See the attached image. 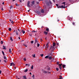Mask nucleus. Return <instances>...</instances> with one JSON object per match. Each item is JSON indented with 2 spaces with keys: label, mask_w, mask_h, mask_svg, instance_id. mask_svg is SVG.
Wrapping results in <instances>:
<instances>
[{
  "label": "nucleus",
  "mask_w": 79,
  "mask_h": 79,
  "mask_svg": "<svg viewBox=\"0 0 79 79\" xmlns=\"http://www.w3.org/2000/svg\"><path fill=\"white\" fill-rule=\"evenodd\" d=\"M38 42H39V41H38L36 39H35V44H37V43H38Z\"/></svg>",
  "instance_id": "6"
},
{
  "label": "nucleus",
  "mask_w": 79,
  "mask_h": 79,
  "mask_svg": "<svg viewBox=\"0 0 79 79\" xmlns=\"http://www.w3.org/2000/svg\"><path fill=\"white\" fill-rule=\"evenodd\" d=\"M57 64H59V62H57Z\"/></svg>",
  "instance_id": "52"
},
{
  "label": "nucleus",
  "mask_w": 79,
  "mask_h": 79,
  "mask_svg": "<svg viewBox=\"0 0 79 79\" xmlns=\"http://www.w3.org/2000/svg\"><path fill=\"white\" fill-rule=\"evenodd\" d=\"M19 39H20V37H19Z\"/></svg>",
  "instance_id": "60"
},
{
  "label": "nucleus",
  "mask_w": 79,
  "mask_h": 79,
  "mask_svg": "<svg viewBox=\"0 0 79 79\" xmlns=\"http://www.w3.org/2000/svg\"><path fill=\"white\" fill-rule=\"evenodd\" d=\"M67 19H69V20H70V18H69V16H68L67 17Z\"/></svg>",
  "instance_id": "21"
},
{
  "label": "nucleus",
  "mask_w": 79,
  "mask_h": 79,
  "mask_svg": "<svg viewBox=\"0 0 79 79\" xmlns=\"http://www.w3.org/2000/svg\"><path fill=\"white\" fill-rule=\"evenodd\" d=\"M57 21H58V22H59V20H57Z\"/></svg>",
  "instance_id": "62"
},
{
  "label": "nucleus",
  "mask_w": 79,
  "mask_h": 79,
  "mask_svg": "<svg viewBox=\"0 0 79 79\" xmlns=\"http://www.w3.org/2000/svg\"><path fill=\"white\" fill-rule=\"evenodd\" d=\"M27 71H28V70L27 69H26L25 70L24 72H25V73L27 72Z\"/></svg>",
  "instance_id": "17"
},
{
  "label": "nucleus",
  "mask_w": 79,
  "mask_h": 79,
  "mask_svg": "<svg viewBox=\"0 0 79 79\" xmlns=\"http://www.w3.org/2000/svg\"><path fill=\"white\" fill-rule=\"evenodd\" d=\"M13 8V6H10V9H11V8Z\"/></svg>",
  "instance_id": "34"
},
{
  "label": "nucleus",
  "mask_w": 79,
  "mask_h": 79,
  "mask_svg": "<svg viewBox=\"0 0 79 79\" xmlns=\"http://www.w3.org/2000/svg\"><path fill=\"white\" fill-rule=\"evenodd\" d=\"M39 2H36V4L37 5L38 4H39Z\"/></svg>",
  "instance_id": "43"
},
{
  "label": "nucleus",
  "mask_w": 79,
  "mask_h": 79,
  "mask_svg": "<svg viewBox=\"0 0 79 79\" xmlns=\"http://www.w3.org/2000/svg\"><path fill=\"white\" fill-rule=\"evenodd\" d=\"M42 39H41V41H42Z\"/></svg>",
  "instance_id": "61"
},
{
  "label": "nucleus",
  "mask_w": 79,
  "mask_h": 79,
  "mask_svg": "<svg viewBox=\"0 0 79 79\" xmlns=\"http://www.w3.org/2000/svg\"><path fill=\"white\" fill-rule=\"evenodd\" d=\"M23 79H27V78H26V76H23Z\"/></svg>",
  "instance_id": "14"
},
{
  "label": "nucleus",
  "mask_w": 79,
  "mask_h": 79,
  "mask_svg": "<svg viewBox=\"0 0 79 79\" xmlns=\"http://www.w3.org/2000/svg\"><path fill=\"white\" fill-rule=\"evenodd\" d=\"M6 60H6V59H5L4 60V62H5V63H6Z\"/></svg>",
  "instance_id": "28"
},
{
  "label": "nucleus",
  "mask_w": 79,
  "mask_h": 79,
  "mask_svg": "<svg viewBox=\"0 0 79 79\" xmlns=\"http://www.w3.org/2000/svg\"><path fill=\"white\" fill-rule=\"evenodd\" d=\"M16 6H18V4H16Z\"/></svg>",
  "instance_id": "49"
},
{
  "label": "nucleus",
  "mask_w": 79,
  "mask_h": 79,
  "mask_svg": "<svg viewBox=\"0 0 79 79\" xmlns=\"http://www.w3.org/2000/svg\"><path fill=\"white\" fill-rule=\"evenodd\" d=\"M15 31H15V30H14V32H15Z\"/></svg>",
  "instance_id": "59"
},
{
  "label": "nucleus",
  "mask_w": 79,
  "mask_h": 79,
  "mask_svg": "<svg viewBox=\"0 0 79 79\" xmlns=\"http://www.w3.org/2000/svg\"><path fill=\"white\" fill-rule=\"evenodd\" d=\"M27 6L28 7H31V6H30V1H28L27 3Z\"/></svg>",
  "instance_id": "4"
},
{
  "label": "nucleus",
  "mask_w": 79,
  "mask_h": 79,
  "mask_svg": "<svg viewBox=\"0 0 79 79\" xmlns=\"http://www.w3.org/2000/svg\"><path fill=\"white\" fill-rule=\"evenodd\" d=\"M59 69H58V68H56V71H58Z\"/></svg>",
  "instance_id": "38"
},
{
  "label": "nucleus",
  "mask_w": 79,
  "mask_h": 79,
  "mask_svg": "<svg viewBox=\"0 0 79 79\" xmlns=\"http://www.w3.org/2000/svg\"><path fill=\"white\" fill-rule=\"evenodd\" d=\"M29 35L31 37V36H32V35H31V34L29 33Z\"/></svg>",
  "instance_id": "36"
},
{
  "label": "nucleus",
  "mask_w": 79,
  "mask_h": 79,
  "mask_svg": "<svg viewBox=\"0 0 79 79\" xmlns=\"http://www.w3.org/2000/svg\"><path fill=\"white\" fill-rule=\"evenodd\" d=\"M28 12H29V10H28Z\"/></svg>",
  "instance_id": "64"
},
{
  "label": "nucleus",
  "mask_w": 79,
  "mask_h": 79,
  "mask_svg": "<svg viewBox=\"0 0 79 79\" xmlns=\"http://www.w3.org/2000/svg\"><path fill=\"white\" fill-rule=\"evenodd\" d=\"M49 60H51V59H52V58H52V57L51 56H49L48 58Z\"/></svg>",
  "instance_id": "16"
},
{
  "label": "nucleus",
  "mask_w": 79,
  "mask_h": 79,
  "mask_svg": "<svg viewBox=\"0 0 79 79\" xmlns=\"http://www.w3.org/2000/svg\"><path fill=\"white\" fill-rule=\"evenodd\" d=\"M54 48H55V47L51 46L49 49V51H52L54 50Z\"/></svg>",
  "instance_id": "2"
},
{
  "label": "nucleus",
  "mask_w": 79,
  "mask_h": 79,
  "mask_svg": "<svg viewBox=\"0 0 79 79\" xmlns=\"http://www.w3.org/2000/svg\"><path fill=\"white\" fill-rule=\"evenodd\" d=\"M32 56L33 58H35V54L33 55Z\"/></svg>",
  "instance_id": "24"
},
{
  "label": "nucleus",
  "mask_w": 79,
  "mask_h": 79,
  "mask_svg": "<svg viewBox=\"0 0 79 79\" xmlns=\"http://www.w3.org/2000/svg\"><path fill=\"white\" fill-rule=\"evenodd\" d=\"M1 73H2V71H0V74H1Z\"/></svg>",
  "instance_id": "58"
},
{
  "label": "nucleus",
  "mask_w": 79,
  "mask_h": 79,
  "mask_svg": "<svg viewBox=\"0 0 79 79\" xmlns=\"http://www.w3.org/2000/svg\"><path fill=\"white\" fill-rule=\"evenodd\" d=\"M49 58V56H47L45 57V58L47 59V58Z\"/></svg>",
  "instance_id": "13"
},
{
  "label": "nucleus",
  "mask_w": 79,
  "mask_h": 79,
  "mask_svg": "<svg viewBox=\"0 0 79 79\" xmlns=\"http://www.w3.org/2000/svg\"><path fill=\"white\" fill-rule=\"evenodd\" d=\"M49 3H50V4H52V2H51V1H49Z\"/></svg>",
  "instance_id": "42"
},
{
  "label": "nucleus",
  "mask_w": 79,
  "mask_h": 79,
  "mask_svg": "<svg viewBox=\"0 0 79 79\" xmlns=\"http://www.w3.org/2000/svg\"><path fill=\"white\" fill-rule=\"evenodd\" d=\"M44 34H46V35H47L48 34V32L45 31H44Z\"/></svg>",
  "instance_id": "15"
},
{
  "label": "nucleus",
  "mask_w": 79,
  "mask_h": 79,
  "mask_svg": "<svg viewBox=\"0 0 79 79\" xmlns=\"http://www.w3.org/2000/svg\"><path fill=\"white\" fill-rule=\"evenodd\" d=\"M10 40H11V41H13V39H12V37H11L10 38Z\"/></svg>",
  "instance_id": "31"
},
{
  "label": "nucleus",
  "mask_w": 79,
  "mask_h": 79,
  "mask_svg": "<svg viewBox=\"0 0 79 79\" xmlns=\"http://www.w3.org/2000/svg\"><path fill=\"white\" fill-rule=\"evenodd\" d=\"M55 45H56V44H55V43H53V47H55Z\"/></svg>",
  "instance_id": "12"
},
{
  "label": "nucleus",
  "mask_w": 79,
  "mask_h": 79,
  "mask_svg": "<svg viewBox=\"0 0 79 79\" xmlns=\"http://www.w3.org/2000/svg\"><path fill=\"white\" fill-rule=\"evenodd\" d=\"M11 23H12V24H13V23H14V22H13V21H12L11 22Z\"/></svg>",
  "instance_id": "44"
},
{
  "label": "nucleus",
  "mask_w": 79,
  "mask_h": 79,
  "mask_svg": "<svg viewBox=\"0 0 79 79\" xmlns=\"http://www.w3.org/2000/svg\"><path fill=\"white\" fill-rule=\"evenodd\" d=\"M46 47L47 48H46L45 50H47V48H48V43L46 44Z\"/></svg>",
  "instance_id": "5"
},
{
  "label": "nucleus",
  "mask_w": 79,
  "mask_h": 79,
  "mask_svg": "<svg viewBox=\"0 0 79 79\" xmlns=\"http://www.w3.org/2000/svg\"><path fill=\"white\" fill-rule=\"evenodd\" d=\"M50 70V68H48L47 69V70Z\"/></svg>",
  "instance_id": "37"
},
{
  "label": "nucleus",
  "mask_w": 79,
  "mask_h": 79,
  "mask_svg": "<svg viewBox=\"0 0 79 79\" xmlns=\"http://www.w3.org/2000/svg\"><path fill=\"white\" fill-rule=\"evenodd\" d=\"M1 10H2V11H3V8H2L1 9Z\"/></svg>",
  "instance_id": "48"
},
{
  "label": "nucleus",
  "mask_w": 79,
  "mask_h": 79,
  "mask_svg": "<svg viewBox=\"0 0 79 79\" xmlns=\"http://www.w3.org/2000/svg\"><path fill=\"white\" fill-rule=\"evenodd\" d=\"M10 66H15V64L13 63H11L10 64Z\"/></svg>",
  "instance_id": "8"
},
{
  "label": "nucleus",
  "mask_w": 79,
  "mask_h": 79,
  "mask_svg": "<svg viewBox=\"0 0 79 79\" xmlns=\"http://www.w3.org/2000/svg\"><path fill=\"white\" fill-rule=\"evenodd\" d=\"M3 55L4 56H5V54H3Z\"/></svg>",
  "instance_id": "63"
},
{
  "label": "nucleus",
  "mask_w": 79,
  "mask_h": 79,
  "mask_svg": "<svg viewBox=\"0 0 79 79\" xmlns=\"http://www.w3.org/2000/svg\"><path fill=\"white\" fill-rule=\"evenodd\" d=\"M4 2H3L2 3V5H4Z\"/></svg>",
  "instance_id": "56"
},
{
  "label": "nucleus",
  "mask_w": 79,
  "mask_h": 79,
  "mask_svg": "<svg viewBox=\"0 0 79 79\" xmlns=\"http://www.w3.org/2000/svg\"><path fill=\"white\" fill-rule=\"evenodd\" d=\"M27 65H28V64H26L25 66H27Z\"/></svg>",
  "instance_id": "53"
},
{
  "label": "nucleus",
  "mask_w": 79,
  "mask_h": 79,
  "mask_svg": "<svg viewBox=\"0 0 79 79\" xmlns=\"http://www.w3.org/2000/svg\"><path fill=\"white\" fill-rule=\"evenodd\" d=\"M22 32L23 34H24V33H25V31L24 30H22L21 32H20V34H22Z\"/></svg>",
  "instance_id": "7"
},
{
  "label": "nucleus",
  "mask_w": 79,
  "mask_h": 79,
  "mask_svg": "<svg viewBox=\"0 0 79 79\" xmlns=\"http://www.w3.org/2000/svg\"><path fill=\"white\" fill-rule=\"evenodd\" d=\"M3 49H4V50H5V47L4 46H3Z\"/></svg>",
  "instance_id": "26"
},
{
  "label": "nucleus",
  "mask_w": 79,
  "mask_h": 79,
  "mask_svg": "<svg viewBox=\"0 0 79 79\" xmlns=\"http://www.w3.org/2000/svg\"><path fill=\"white\" fill-rule=\"evenodd\" d=\"M66 2H63L62 3V4H64L63 5H62L61 6H58L57 8H65L66 7H67V6H65V3Z\"/></svg>",
  "instance_id": "1"
},
{
  "label": "nucleus",
  "mask_w": 79,
  "mask_h": 79,
  "mask_svg": "<svg viewBox=\"0 0 79 79\" xmlns=\"http://www.w3.org/2000/svg\"><path fill=\"white\" fill-rule=\"evenodd\" d=\"M34 43V41H31V44H33Z\"/></svg>",
  "instance_id": "33"
},
{
  "label": "nucleus",
  "mask_w": 79,
  "mask_h": 79,
  "mask_svg": "<svg viewBox=\"0 0 79 79\" xmlns=\"http://www.w3.org/2000/svg\"><path fill=\"white\" fill-rule=\"evenodd\" d=\"M62 66H63V68H65V66H66V65H63Z\"/></svg>",
  "instance_id": "27"
},
{
  "label": "nucleus",
  "mask_w": 79,
  "mask_h": 79,
  "mask_svg": "<svg viewBox=\"0 0 79 79\" xmlns=\"http://www.w3.org/2000/svg\"><path fill=\"white\" fill-rule=\"evenodd\" d=\"M46 30V31H47L48 32L49 31V29L48 28H47Z\"/></svg>",
  "instance_id": "19"
},
{
  "label": "nucleus",
  "mask_w": 79,
  "mask_h": 79,
  "mask_svg": "<svg viewBox=\"0 0 79 79\" xmlns=\"http://www.w3.org/2000/svg\"><path fill=\"white\" fill-rule=\"evenodd\" d=\"M23 60H24V61H26V59L24 58L23 59Z\"/></svg>",
  "instance_id": "39"
},
{
  "label": "nucleus",
  "mask_w": 79,
  "mask_h": 79,
  "mask_svg": "<svg viewBox=\"0 0 79 79\" xmlns=\"http://www.w3.org/2000/svg\"><path fill=\"white\" fill-rule=\"evenodd\" d=\"M71 0H69V1L70 2H71Z\"/></svg>",
  "instance_id": "55"
},
{
  "label": "nucleus",
  "mask_w": 79,
  "mask_h": 79,
  "mask_svg": "<svg viewBox=\"0 0 79 79\" xmlns=\"http://www.w3.org/2000/svg\"><path fill=\"white\" fill-rule=\"evenodd\" d=\"M37 46L38 47H39V46H40V44L37 43Z\"/></svg>",
  "instance_id": "25"
},
{
  "label": "nucleus",
  "mask_w": 79,
  "mask_h": 79,
  "mask_svg": "<svg viewBox=\"0 0 79 79\" xmlns=\"http://www.w3.org/2000/svg\"><path fill=\"white\" fill-rule=\"evenodd\" d=\"M15 33L16 34V35H19V34L18 33V31H15Z\"/></svg>",
  "instance_id": "9"
},
{
  "label": "nucleus",
  "mask_w": 79,
  "mask_h": 79,
  "mask_svg": "<svg viewBox=\"0 0 79 79\" xmlns=\"http://www.w3.org/2000/svg\"><path fill=\"white\" fill-rule=\"evenodd\" d=\"M33 76H32V77H33L34 78V75H32Z\"/></svg>",
  "instance_id": "47"
},
{
  "label": "nucleus",
  "mask_w": 79,
  "mask_h": 79,
  "mask_svg": "<svg viewBox=\"0 0 79 79\" xmlns=\"http://www.w3.org/2000/svg\"><path fill=\"white\" fill-rule=\"evenodd\" d=\"M33 65H32V66L31 67V68L32 69H33Z\"/></svg>",
  "instance_id": "32"
},
{
  "label": "nucleus",
  "mask_w": 79,
  "mask_h": 79,
  "mask_svg": "<svg viewBox=\"0 0 79 79\" xmlns=\"http://www.w3.org/2000/svg\"><path fill=\"white\" fill-rule=\"evenodd\" d=\"M2 54H4V52H3V51H2Z\"/></svg>",
  "instance_id": "46"
},
{
  "label": "nucleus",
  "mask_w": 79,
  "mask_h": 79,
  "mask_svg": "<svg viewBox=\"0 0 79 79\" xmlns=\"http://www.w3.org/2000/svg\"><path fill=\"white\" fill-rule=\"evenodd\" d=\"M9 52L10 53H11L12 52V51H11V49L10 48H9Z\"/></svg>",
  "instance_id": "10"
},
{
  "label": "nucleus",
  "mask_w": 79,
  "mask_h": 79,
  "mask_svg": "<svg viewBox=\"0 0 79 79\" xmlns=\"http://www.w3.org/2000/svg\"><path fill=\"white\" fill-rule=\"evenodd\" d=\"M56 6H57V8L58 7V4H56Z\"/></svg>",
  "instance_id": "45"
},
{
  "label": "nucleus",
  "mask_w": 79,
  "mask_h": 79,
  "mask_svg": "<svg viewBox=\"0 0 79 79\" xmlns=\"http://www.w3.org/2000/svg\"><path fill=\"white\" fill-rule=\"evenodd\" d=\"M9 31H11V28H9Z\"/></svg>",
  "instance_id": "23"
},
{
  "label": "nucleus",
  "mask_w": 79,
  "mask_h": 79,
  "mask_svg": "<svg viewBox=\"0 0 79 79\" xmlns=\"http://www.w3.org/2000/svg\"><path fill=\"white\" fill-rule=\"evenodd\" d=\"M23 45H24V46H25L26 47H27V45H26V44H24Z\"/></svg>",
  "instance_id": "29"
},
{
  "label": "nucleus",
  "mask_w": 79,
  "mask_h": 79,
  "mask_svg": "<svg viewBox=\"0 0 79 79\" xmlns=\"http://www.w3.org/2000/svg\"><path fill=\"white\" fill-rule=\"evenodd\" d=\"M43 73H47V72L45 71H43Z\"/></svg>",
  "instance_id": "22"
},
{
  "label": "nucleus",
  "mask_w": 79,
  "mask_h": 79,
  "mask_svg": "<svg viewBox=\"0 0 79 79\" xmlns=\"http://www.w3.org/2000/svg\"><path fill=\"white\" fill-rule=\"evenodd\" d=\"M19 1L20 2H21V3L22 2V0H19Z\"/></svg>",
  "instance_id": "40"
},
{
  "label": "nucleus",
  "mask_w": 79,
  "mask_h": 79,
  "mask_svg": "<svg viewBox=\"0 0 79 79\" xmlns=\"http://www.w3.org/2000/svg\"><path fill=\"white\" fill-rule=\"evenodd\" d=\"M32 32H35V31H32Z\"/></svg>",
  "instance_id": "50"
},
{
  "label": "nucleus",
  "mask_w": 79,
  "mask_h": 79,
  "mask_svg": "<svg viewBox=\"0 0 79 79\" xmlns=\"http://www.w3.org/2000/svg\"><path fill=\"white\" fill-rule=\"evenodd\" d=\"M4 58L5 59V60H7V59H6V57L5 56H4Z\"/></svg>",
  "instance_id": "20"
},
{
  "label": "nucleus",
  "mask_w": 79,
  "mask_h": 79,
  "mask_svg": "<svg viewBox=\"0 0 79 79\" xmlns=\"http://www.w3.org/2000/svg\"><path fill=\"white\" fill-rule=\"evenodd\" d=\"M59 68H60V70H61L62 68H61V66H62V64H59Z\"/></svg>",
  "instance_id": "3"
},
{
  "label": "nucleus",
  "mask_w": 79,
  "mask_h": 79,
  "mask_svg": "<svg viewBox=\"0 0 79 79\" xmlns=\"http://www.w3.org/2000/svg\"><path fill=\"white\" fill-rule=\"evenodd\" d=\"M41 13H44V10L42 9L41 10Z\"/></svg>",
  "instance_id": "11"
},
{
  "label": "nucleus",
  "mask_w": 79,
  "mask_h": 79,
  "mask_svg": "<svg viewBox=\"0 0 79 79\" xmlns=\"http://www.w3.org/2000/svg\"><path fill=\"white\" fill-rule=\"evenodd\" d=\"M30 74H31V75H32V73H30Z\"/></svg>",
  "instance_id": "57"
},
{
  "label": "nucleus",
  "mask_w": 79,
  "mask_h": 79,
  "mask_svg": "<svg viewBox=\"0 0 79 79\" xmlns=\"http://www.w3.org/2000/svg\"><path fill=\"white\" fill-rule=\"evenodd\" d=\"M59 79H62V77L61 76H60Z\"/></svg>",
  "instance_id": "30"
},
{
  "label": "nucleus",
  "mask_w": 79,
  "mask_h": 79,
  "mask_svg": "<svg viewBox=\"0 0 79 79\" xmlns=\"http://www.w3.org/2000/svg\"><path fill=\"white\" fill-rule=\"evenodd\" d=\"M35 2L34 1H33L31 3L32 5H34V2Z\"/></svg>",
  "instance_id": "18"
},
{
  "label": "nucleus",
  "mask_w": 79,
  "mask_h": 79,
  "mask_svg": "<svg viewBox=\"0 0 79 79\" xmlns=\"http://www.w3.org/2000/svg\"><path fill=\"white\" fill-rule=\"evenodd\" d=\"M41 56L42 57V56H44V54H42L41 55Z\"/></svg>",
  "instance_id": "41"
},
{
  "label": "nucleus",
  "mask_w": 79,
  "mask_h": 79,
  "mask_svg": "<svg viewBox=\"0 0 79 79\" xmlns=\"http://www.w3.org/2000/svg\"><path fill=\"white\" fill-rule=\"evenodd\" d=\"M73 25H74V24H75L74 23H73Z\"/></svg>",
  "instance_id": "51"
},
{
  "label": "nucleus",
  "mask_w": 79,
  "mask_h": 79,
  "mask_svg": "<svg viewBox=\"0 0 79 79\" xmlns=\"http://www.w3.org/2000/svg\"><path fill=\"white\" fill-rule=\"evenodd\" d=\"M1 44H3V41H2L1 42Z\"/></svg>",
  "instance_id": "35"
},
{
  "label": "nucleus",
  "mask_w": 79,
  "mask_h": 79,
  "mask_svg": "<svg viewBox=\"0 0 79 79\" xmlns=\"http://www.w3.org/2000/svg\"><path fill=\"white\" fill-rule=\"evenodd\" d=\"M9 21L11 22V21H12V20L11 19H10Z\"/></svg>",
  "instance_id": "54"
}]
</instances>
